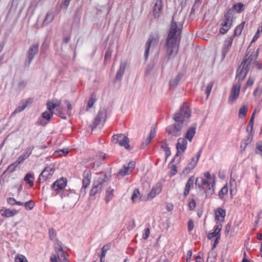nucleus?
I'll use <instances>...</instances> for the list:
<instances>
[{
	"mask_svg": "<svg viewBox=\"0 0 262 262\" xmlns=\"http://www.w3.org/2000/svg\"><path fill=\"white\" fill-rule=\"evenodd\" d=\"M183 20H178L176 16L172 17L169 31L166 39V53L170 58L177 55L181 40Z\"/></svg>",
	"mask_w": 262,
	"mask_h": 262,
	"instance_id": "1",
	"label": "nucleus"
},
{
	"mask_svg": "<svg viewBox=\"0 0 262 262\" xmlns=\"http://www.w3.org/2000/svg\"><path fill=\"white\" fill-rule=\"evenodd\" d=\"M258 49L256 51L248 48L244 61L239 65L236 72V78L244 80L248 71L256 67L261 69V64L257 61Z\"/></svg>",
	"mask_w": 262,
	"mask_h": 262,
	"instance_id": "2",
	"label": "nucleus"
},
{
	"mask_svg": "<svg viewBox=\"0 0 262 262\" xmlns=\"http://www.w3.org/2000/svg\"><path fill=\"white\" fill-rule=\"evenodd\" d=\"M105 175L100 176L97 180H95L92 188L90 192L91 196L99 193L102 190V186L105 182Z\"/></svg>",
	"mask_w": 262,
	"mask_h": 262,
	"instance_id": "3",
	"label": "nucleus"
},
{
	"mask_svg": "<svg viewBox=\"0 0 262 262\" xmlns=\"http://www.w3.org/2000/svg\"><path fill=\"white\" fill-rule=\"evenodd\" d=\"M38 49V43H34L30 47L27 51L26 60L24 63L25 67H29L34 56L37 54Z\"/></svg>",
	"mask_w": 262,
	"mask_h": 262,
	"instance_id": "4",
	"label": "nucleus"
},
{
	"mask_svg": "<svg viewBox=\"0 0 262 262\" xmlns=\"http://www.w3.org/2000/svg\"><path fill=\"white\" fill-rule=\"evenodd\" d=\"M159 39V34L157 33H152L145 45V58L146 60L148 57L149 51L151 46L154 47L158 43Z\"/></svg>",
	"mask_w": 262,
	"mask_h": 262,
	"instance_id": "5",
	"label": "nucleus"
},
{
	"mask_svg": "<svg viewBox=\"0 0 262 262\" xmlns=\"http://www.w3.org/2000/svg\"><path fill=\"white\" fill-rule=\"evenodd\" d=\"M58 248V252L56 253L52 254L50 257L51 262H66L67 261L66 255L62 250L61 245H59V247H55Z\"/></svg>",
	"mask_w": 262,
	"mask_h": 262,
	"instance_id": "6",
	"label": "nucleus"
},
{
	"mask_svg": "<svg viewBox=\"0 0 262 262\" xmlns=\"http://www.w3.org/2000/svg\"><path fill=\"white\" fill-rule=\"evenodd\" d=\"M238 82L234 84L232 88L230 95L229 97L228 101L229 103H232L238 97L241 86V82L243 80H239L238 79Z\"/></svg>",
	"mask_w": 262,
	"mask_h": 262,
	"instance_id": "7",
	"label": "nucleus"
},
{
	"mask_svg": "<svg viewBox=\"0 0 262 262\" xmlns=\"http://www.w3.org/2000/svg\"><path fill=\"white\" fill-rule=\"evenodd\" d=\"M205 179L202 177H198L196 179L195 184L198 186L200 188L201 186H205L209 183H212L213 179L209 172H206L204 173Z\"/></svg>",
	"mask_w": 262,
	"mask_h": 262,
	"instance_id": "8",
	"label": "nucleus"
},
{
	"mask_svg": "<svg viewBox=\"0 0 262 262\" xmlns=\"http://www.w3.org/2000/svg\"><path fill=\"white\" fill-rule=\"evenodd\" d=\"M183 125L174 123L173 125H169L166 128V132L169 135L171 136H179L181 134V131Z\"/></svg>",
	"mask_w": 262,
	"mask_h": 262,
	"instance_id": "9",
	"label": "nucleus"
},
{
	"mask_svg": "<svg viewBox=\"0 0 262 262\" xmlns=\"http://www.w3.org/2000/svg\"><path fill=\"white\" fill-rule=\"evenodd\" d=\"M55 171V166L53 164L46 167L39 175V180L40 181H46L52 176Z\"/></svg>",
	"mask_w": 262,
	"mask_h": 262,
	"instance_id": "10",
	"label": "nucleus"
},
{
	"mask_svg": "<svg viewBox=\"0 0 262 262\" xmlns=\"http://www.w3.org/2000/svg\"><path fill=\"white\" fill-rule=\"evenodd\" d=\"M53 116V112L49 111L42 113L41 116L39 118L37 123L39 125L45 126L48 124Z\"/></svg>",
	"mask_w": 262,
	"mask_h": 262,
	"instance_id": "11",
	"label": "nucleus"
},
{
	"mask_svg": "<svg viewBox=\"0 0 262 262\" xmlns=\"http://www.w3.org/2000/svg\"><path fill=\"white\" fill-rule=\"evenodd\" d=\"M106 119V113L104 111L100 110L99 111L98 115L94 119L92 125L91 126V129L93 130L95 128L97 125L101 123L104 122Z\"/></svg>",
	"mask_w": 262,
	"mask_h": 262,
	"instance_id": "12",
	"label": "nucleus"
},
{
	"mask_svg": "<svg viewBox=\"0 0 262 262\" xmlns=\"http://www.w3.org/2000/svg\"><path fill=\"white\" fill-rule=\"evenodd\" d=\"M201 151L197 153L196 158H192L191 161L188 163L187 166L183 170V173L188 174L196 165L199 159L201 156Z\"/></svg>",
	"mask_w": 262,
	"mask_h": 262,
	"instance_id": "13",
	"label": "nucleus"
},
{
	"mask_svg": "<svg viewBox=\"0 0 262 262\" xmlns=\"http://www.w3.org/2000/svg\"><path fill=\"white\" fill-rule=\"evenodd\" d=\"M233 40V36H228L224 41L222 52V59H224L225 58L226 54L229 51L232 46Z\"/></svg>",
	"mask_w": 262,
	"mask_h": 262,
	"instance_id": "14",
	"label": "nucleus"
},
{
	"mask_svg": "<svg viewBox=\"0 0 262 262\" xmlns=\"http://www.w3.org/2000/svg\"><path fill=\"white\" fill-rule=\"evenodd\" d=\"M135 162L130 161L127 166L124 165L123 168L118 171V174L122 177H124L130 173L135 168Z\"/></svg>",
	"mask_w": 262,
	"mask_h": 262,
	"instance_id": "15",
	"label": "nucleus"
},
{
	"mask_svg": "<svg viewBox=\"0 0 262 262\" xmlns=\"http://www.w3.org/2000/svg\"><path fill=\"white\" fill-rule=\"evenodd\" d=\"M163 0H156L152 9L153 14L156 18H158L162 11Z\"/></svg>",
	"mask_w": 262,
	"mask_h": 262,
	"instance_id": "16",
	"label": "nucleus"
},
{
	"mask_svg": "<svg viewBox=\"0 0 262 262\" xmlns=\"http://www.w3.org/2000/svg\"><path fill=\"white\" fill-rule=\"evenodd\" d=\"M67 179L61 178L56 180L52 185V188L55 191L63 189L67 185Z\"/></svg>",
	"mask_w": 262,
	"mask_h": 262,
	"instance_id": "17",
	"label": "nucleus"
},
{
	"mask_svg": "<svg viewBox=\"0 0 262 262\" xmlns=\"http://www.w3.org/2000/svg\"><path fill=\"white\" fill-rule=\"evenodd\" d=\"M187 145V141L186 139L183 138H180L178 140V142L177 144V156L180 152H184L185 149H186Z\"/></svg>",
	"mask_w": 262,
	"mask_h": 262,
	"instance_id": "18",
	"label": "nucleus"
},
{
	"mask_svg": "<svg viewBox=\"0 0 262 262\" xmlns=\"http://www.w3.org/2000/svg\"><path fill=\"white\" fill-rule=\"evenodd\" d=\"M233 18L234 15L233 10L231 9H229L225 12L222 21L232 25Z\"/></svg>",
	"mask_w": 262,
	"mask_h": 262,
	"instance_id": "19",
	"label": "nucleus"
},
{
	"mask_svg": "<svg viewBox=\"0 0 262 262\" xmlns=\"http://www.w3.org/2000/svg\"><path fill=\"white\" fill-rule=\"evenodd\" d=\"M162 191V185L161 183H158L155 185L151 191L148 194V199H152L155 197V196L160 193Z\"/></svg>",
	"mask_w": 262,
	"mask_h": 262,
	"instance_id": "20",
	"label": "nucleus"
},
{
	"mask_svg": "<svg viewBox=\"0 0 262 262\" xmlns=\"http://www.w3.org/2000/svg\"><path fill=\"white\" fill-rule=\"evenodd\" d=\"M91 179V172L86 170L83 173L82 188H86L89 185Z\"/></svg>",
	"mask_w": 262,
	"mask_h": 262,
	"instance_id": "21",
	"label": "nucleus"
},
{
	"mask_svg": "<svg viewBox=\"0 0 262 262\" xmlns=\"http://www.w3.org/2000/svg\"><path fill=\"white\" fill-rule=\"evenodd\" d=\"M215 183L214 178H213L212 183H209L205 186H201V189H202L205 191L206 195H211L214 192L213 185Z\"/></svg>",
	"mask_w": 262,
	"mask_h": 262,
	"instance_id": "22",
	"label": "nucleus"
},
{
	"mask_svg": "<svg viewBox=\"0 0 262 262\" xmlns=\"http://www.w3.org/2000/svg\"><path fill=\"white\" fill-rule=\"evenodd\" d=\"M176 114H179L181 117H184V119L188 118L190 116L191 113L189 108L187 105H184L182 106L179 112Z\"/></svg>",
	"mask_w": 262,
	"mask_h": 262,
	"instance_id": "23",
	"label": "nucleus"
},
{
	"mask_svg": "<svg viewBox=\"0 0 262 262\" xmlns=\"http://www.w3.org/2000/svg\"><path fill=\"white\" fill-rule=\"evenodd\" d=\"M17 213L18 211L15 209L10 210L9 209H5L0 210V214L5 217L13 216Z\"/></svg>",
	"mask_w": 262,
	"mask_h": 262,
	"instance_id": "24",
	"label": "nucleus"
},
{
	"mask_svg": "<svg viewBox=\"0 0 262 262\" xmlns=\"http://www.w3.org/2000/svg\"><path fill=\"white\" fill-rule=\"evenodd\" d=\"M194 180V176H191L189 178L188 181L187 182L186 185H185L184 191V195L185 196H186L188 195V194L189 193V191H190L191 188L193 187Z\"/></svg>",
	"mask_w": 262,
	"mask_h": 262,
	"instance_id": "25",
	"label": "nucleus"
},
{
	"mask_svg": "<svg viewBox=\"0 0 262 262\" xmlns=\"http://www.w3.org/2000/svg\"><path fill=\"white\" fill-rule=\"evenodd\" d=\"M49 235L50 239L55 242V244L58 246L57 247H59V245H61V243L57 238L56 231L53 228H51L49 230Z\"/></svg>",
	"mask_w": 262,
	"mask_h": 262,
	"instance_id": "26",
	"label": "nucleus"
},
{
	"mask_svg": "<svg viewBox=\"0 0 262 262\" xmlns=\"http://www.w3.org/2000/svg\"><path fill=\"white\" fill-rule=\"evenodd\" d=\"M215 214L216 220L223 222L226 215V211L221 208H218L215 212Z\"/></svg>",
	"mask_w": 262,
	"mask_h": 262,
	"instance_id": "27",
	"label": "nucleus"
},
{
	"mask_svg": "<svg viewBox=\"0 0 262 262\" xmlns=\"http://www.w3.org/2000/svg\"><path fill=\"white\" fill-rule=\"evenodd\" d=\"M222 226L221 224L217 225L215 226V228L213 232L209 233L208 234L207 237L209 239H211L214 237H217V236H220V231L222 229Z\"/></svg>",
	"mask_w": 262,
	"mask_h": 262,
	"instance_id": "28",
	"label": "nucleus"
},
{
	"mask_svg": "<svg viewBox=\"0 0 262 262\" xmlns=\"http://www.w3.org/2000/svg\"><path fill=\"white\" fill-rule=\"evenodd\" d=\"M126 65H127V63L125 62H121L120 66V68H119V70L117 71L116 76V78L117 79L120 80L122 78V77L124 74Z\"/></svg>",
	"mask_w": 262,
	"mask_h": 262,
	"instance_id": "29",
	"label": "nucleus"
},
{
	"mask_svg": "<svg viewBox=\"0 0 262 262\" xmlns=\"http://www.w3.org/2000/svg\"><path fill=\"white\" fill-rule=\"evenodd\" d=\"M242 178V176L241 174L239 177L235 171H232L231 173V178H230V183L231 185H233V184H236V181H237L239 182Z\"/></svg>",
	"mask_w": 262,
	"mask_h": 262,
	"instance_id": "30",
	"label": "nucleus"
},
{
	"mask_svg": "<svg viewBox=\"0 0 262 262\" xmlns=\"http://www.w3.org/2000/svg\"><path fill=\"white\" fill-rule=\"evenodd\" d=\"M195 126H192L189 127L185 136V138L188 139L190 142H191L192 140L193 136L195 134Z\"/></svg>",
	"mask_w": 262,
	"mask_h": 262,
	"instance_id": "31",
	"label": "nucleus"
},
{
	"mask_svg": "<svg viewBox=\"0 0 262 262\" xmlns=\"http://www.w3.org/2000/svg\"><path fill=\"white\" fill-rule=\"evenodd\" d=\"M182 74L181 73H179L176 77L173 79H171L169 82V86L170 88H174L176 87L178 84L179 83L180 79L182 77Z\"/></svg>",
	"mask_w": 262,
	"mask_h": 262,
	"instance_id": "32",
	"label": "nucleus"
},
{
	"mask_svg": "<svg viewBox=\"0 0 262 262\" xmlns=\"http://www.w3.org/2000/svg\"><path fill=\"white\" fill-rule=\"evenodd\" d=\"M231 26L232 25H229L227 23L222 21L220 29V33L222 34L226 33L231 28Z\"/></svg>",
	"mask_w": 262,
	"mask_h": 262,
	"instance_id": "33",
	"label": "nucleus"
},
{
	"mask_svg": "<svg viewBox=\"0 0 262 262\" xmlns=\"http://www.w3.org/2000/svg\"><path fill=\"white\" fill-rule=\"evenodd\" d=\"M119 143V145L121 146L124 147L126 149H129V139L127 138V137L122 135V139Z\"/></svg>",
	"mask_w": 262,
	"mask_h": 262,
	"instance_id": "34",
	"label": "nucleus"
},
{
	"mask_svg": "<svg viewBox=\"0 0 262 262\" xmlns=\"http://www.w3.org/2000/svg\"><path fill=\"white\" fill-rule=\"evenodd\" d=\"M119 143V145L121 146L124 147L126 149H129V139L127 138V137L122 135V139Z\"/></svg>",
	"mask_w": 262,
	"mask_h": 262,
	"instance_id": "35",
	"label": "nucleus"
},
{
	"mask_svg": "<svg viewBox=\"0 0 262 262\" xmlns=\"http://www.w3.org/2000/svg\"><path fill=\"white\" fill-rule=\"evenodd\" d=\"M54 15L53 12H48L43 21V25H47L54 19Z\"/></svg>",
	"mask_w": 262,
	"mask_h": 262,
	"instance_id": "36",
	"label": "nucleus"
},
{
	"mask_svg": "<svg viewBox=\"0 0 262 262\" xmlns=\"http://www.w3.org/2000/svg\"><path fill=\"white\" fill-rule=\"evenodd\" d=\"M60 104V101H59L56 103H53L52 101L49 100L47 101L46 105L48 111L53 112V110L56 107L59 106Z\"/></svg>",
	"mask_w": 262,
	"mask_h": 262,
	"instance_id": "37",
	"label": "nucleus"
},
{
	"mask_svg": "<svg viewBox=\"0 0 262 262\" xmlns=\"http://www.w3.org/2000/svg\"><path fill=\"white\" fill-rule=\"evenodd\" d=\"M245 7L244 5L239 2L237 4H235L232 6V10H235L237 13H240L244 10Z\"/></svg>",
	"mask_w": 262,
	"mask_h": 262,
	"instance_id": "38",
	"label": "nucleus"
},
{
	"mask_svg": "<svg viewBox=\"0 0 262 262\" xmlns=\"http://www.w3.org/2000/svg\"><path fill=\"white\" fill-rule=\"evenodd\" d=\"M251 140L250 139L249 137H248L246 139H244L242 141L240 147L241 152L242 153L245 151L247 146L251 142Z\"/></svg>",
	"mask_w": 262,
	"mask_h": 262,
	"instance_id": "39",
	"label": "nucleus"
},
{
	"mask_svg": "<svg viewBox=\"0 0 262 262\" xmlns=\"http://www.w3.org/2000/svg\"><path fill=\"white\" fill-rule=\"evenodd\" d=\"M245 24V22L243 21L235 28L234 30V35H232L233 37L235 36H239L241 34L242 30H243V28L244 27Z\"/></svg>",
	"mask_w": 262,
	"mask_h": 262,
	"instance_id": "40",
	"label": "nucleus"
},
{
	"mask_svg": "<svg viewBox=\"0 0 262 262\" xmlns=\"http://www.w3.org/2000/svg\"><path fill=\"white\" fill-rule=\"evenodd\" d=\"M140 194L138 189H135L132 196V200L133 202H139L141 200Z\"/></svg>",
	"mask_w": 262,
	"mask_h": 262,
	"instance_id": "41",
	"label": "nucleus"
},
{
	"mask_svg": "<svg viewBox=\"0 0 262 262\" xmlns=\"http://www.w3.org/2000/svg\"><path fill=\"white\" fill-rule=\"evenodd\" d=\"M113 191L114 189H112L111 187H109L106 192V195L105 197V200L107 203L109 202L113 198Z\"/></svg>",
	"mask_w": 262,
	"mask_h": 262,
	"instance_id": "42",
	"label": "nucleus"
},
{
	"mask_svg": "<svg viewBox=\"0 0 262 262\" xmlns=\"http://www.w3.org/2000/svg\"><path fill=\"white\" fill-rule=\"evenodd\" d=\"M31 178L34 179V177L31 173H28L26 175L24 181L29 184L30 187H32L34 185V180H31Z\"/></svg>",
	"mask_w": 262,
	"mask_h": 262,
	"instance_id": "43",
	"label": "nucleus"
},
{
	"mask_svg": "<svg viewBox=\"0 0 262 262\" xmlns=\"http://www.w3.org/2000/svg\"><path fill=\"white\" fill-rule=\"evenodd\" d=\"M176 123L183 125V122L184 121V117H181L179 114H174L173 117Z\"/></svg>",
	"mask_w": 262,
	"mask_h": 262,
	"instance_id": "44",
	"label": "nucleus"
},
{
	"mask_svg": "<svg viewBox=\"0 0 262 262\" xmlns=\"http://www.w3.org/2000/svg\"><path fill=\"white\" fill-rule=\"evenodd\" d=\"M18 165L19 164L17 163L16 161L12 163L8 167L7 169L4 172L3 174L6 173L7 171H9V172L11 173L13 172L16 170V168Z\"/></svg>",
	"mask_w": 262,
	"mask_h": 262,
	"instance_id": "45",
	"label": "nucleus"
},
{
	"mask_svg": "<svg viewBox=\"0 0 262 262\" xmlns=\"http://www.w3.org/2000/svg\"><path fill=\"white\" fill-rule=\"evenodd\" d=\"M31 154V151H29V153H24L21 156H19L17 160H16V162L18 164L21 163L23 162V161L27 159L29 156Z\"/></svg>",
	"mask_w": 262,
	"mask_h": 262,
	"instance_id": "46",
	"label": "nucleus"
},
{
	"mask_svg": "<svg viewBox=\"0 0 262 262\" xmlns=\"http://www.w3.org/2000/svg\"><path fill=\"white\" fill-rule=\"evenodd\" d=\"M155 134H156L155 129L154 128H151L150 130L149 136L147 137V138L146 139V140L145 141L146 145H147L148 144H149L150 143L152 139L154 138V137L155 136Z\"/></svg>",
	"mask_w": 262,
	"mask_h": 262,
	"instance_id": "47",
	"label": "nucleus"
},
{
	"mask_svg": "<svg viewBox=\"0 0 262 262\" xmlns=\"http://www.w3.org/2000/svg\"><path fill=\"white\" fill-rule=\"evenodd\" d=\"M228 191V188L227 185L224 186L222 187L219 193V196L221 199H224L225 195H226Z\"/></svg>",
	"mask_w": 262,
	"mask_h": 262,
	"instance_id": "48",
	"label": "nucleus"
},
{
	"mask_svg": "<svg viewBox=\"0 0 262 262\" xmlns=\"http://www.w3.org/2000/svg\"><path fill=\"white\" fill-rule=\"evenodd\" d=\"M255 151L256 154L259 155L262 157V141L256 143Z\"/></svg>",
	"mask_w": 262,
	"mask_h": 262,
	"instance_id": "49",
	"label": "nucleus"
},
{
	"mask_svg": "<svg viewBox=\"0 0 262 262\" xmlns=\"http://www.w3.org/2000/svg\"><path fill=\"white\" fill-rule=\"evenodd\" d=\"M248 111V107L247 106H242L239 110V117L240 118L244 117L246 115Z\"/></svg>",
	"mask_w": 262,
	"mask_h": 262,
	"instance_id": "50",
	"label": "nucleus"
},
{
	"mask_svg": "<svg viewBox=\"0 0 262 262\" xmlns=\"http://www.w3.org/2000/svg\"><path fill=\"white\" fill-rule=\"evenodd\" d=\"M122 135L123 134H121L114 135L112 137L113 142L115 144H119V142H120V141H121V140L122 139Z\"/></svg>",
	"mask_w": 262,
	"mask_h": 262,
	"instance_id": "51",
	"label": "nucleus"
},
{
	"mask_svg": "<svg viewBox=\"0 0 262 262\" xmlns=\"http://www.w3.org/2000/svg\"><path fill=\"white\" fill-rule=\"evenodd\" d=\"M15 262H28V261L25 256L21 254H18L15 256Z\"/></svg>",
	"mask_w": 262,
	"mask_h": 262,
	"instance_id": "52",
	"label": "nucleus"
},
{
	"mask_svg": "<svg viewBox=\"0 0 262 262\" xmlns=\"http://www.w3.org/2000/svg\"><path fill=\"white\" fill-rule=\"evenodd\" d=\"M96 101V99L94 97V95H92L88 101L86 111H88L89 108L93 107Z\"/></svg>",
	"mask_w": 262,
	"mask_h": 262,
	"instance_id": "53",
	"label": "nucleus"
},
{
	"mask_svg": "<svg viewBox=\"0 0 262 262\" xmlns=\"http://www.w3.org/2000/svg\"><path fill=\"white\" fill-rule=\"evenodd\" d=\"M24 206L26 209L31 210L35 206V203L33 201L30 200L24 203Z\"/></svg>",
	"mask_w": 262,
	"mask_h": 262,
	"instance_id": "54",
	"label": "nucleus"
},
{
	"mask_svg": "<svg viewBox=\"0 0 262 262\" xmlns=\"http://www.w3.org/2000/svg\"><path fill=\"white\" fill-rule=\"evenodd\" d=\"M110 245L109 244H106L104 245L102 248V252L100 256H102V257H104L106 252L110 249Z\"/></svg>",
	"mask_w": 262,
	"mask_h": 262,
	"instance_id": "55",
	"label": "nucleus"
},
{
	"mask_svg": "<svg viewBox=\"0 0 262 262\" xmlns=\"http://www.w3.org/2000/svg\"><path fill=\"white\" fill-rule=\"evenodd\" d=\"M213 82H210L207 84L206 89V91H205V93L207 95V97H208L209 95H210L211 90H212V86H213Z\"/></svg>",
	"mask_w": 262,
	"mask_h": 262,
	"instance_id": "56",
	"label": "nucleus"
},
{
	"mask_svg": "<svg viewBox=\"0 0 262 262\" xmlns=\"http://www.w3.org/2000/svg\"><path fill=\"white\" fill-rule=\"evenodd\" d=\"M178 172L177 167L175 165H172L170 168V171L169 173L170 177H173L176 175Z\"/></svg>",
	"mask_w": 262,
	"mask_h": 262,
	"instance_id": "57",
	"label": "nucleus"
},
{
	"mask_svg": "<svg viewBox=\"0 0 262 262\" xmlns=\"http://www.w3.org/2000/svg\"><path fill=\"white\" fill-rule=\"evenodd\" d=\"M27 104H25L24 105H23L22 106H19L14 111V112L13 113V114H16L17 113H19V112H20L23 111H24L25 108L27 107Z\"/></svg>",
	"mask_w": 262,
	"mask_h": 262,
	"instance_id": "58",
	"label": "nucleus"
},
{
	"mask_svg": "<svg viewBox=\"0 0 262 262\" xmlns=\"http://www.w3.org/2000/svg\"><path fill=\"white\" fill-rule=\"evenodd\" d=\"M68 153V151L67 149H61L58 151H56L55 152L54 154L56 155V154H59L60 156H63V155H66Z\"/></svg>",
	"mask_w": 262,
	"mask_h": 262,
	"instance_id": "59",
	"label": "nucleus"
},
{
	"mask_svg": "<svg viewBox=\"0 0 262 262\" xmlns=\"http://www.w3.org/2000/svg\"><path fill=\"white\" fill-rule=\"evenodd\" d=\"M262 32V27H259L257 30V32L253 38L252 41H255L259 37V34Z\"/></svg>",
	"mask_w": 262,
	"mask_h": 262,
	"instance_id": "60",
	"label": "nucleus"
},
{
	"mask_svg": "<svg viewBox=\"0 0 262 262\" xmlns=\"http://www.w3.org/2000/svg\"><path fill=\"white\" fill-rule=\"evenodd\" d=\"M189 208L190 210H192L194 209L196 206V203L195 201L193 199H192L191 201L189 202L188 204Z\"/></svg>",
	"mask_w": 262,
	"mask_h": 262,
	"instance_id": "61",
	"label": "nucleus"
},
{
	"mask_svg": "<svg viewBox=\"0 0 262 262\" xmlns=\"http://www.w3.org/2000/svg\"><path fill=\"white\" fill-rule=\"evenodd\" d=\"M193 222L191 220H189L188 222V230L190 232L193 229Z\"/></svg>",
	"mask_w": 262,
	"mask_h": 262,
	"instance_id": "62",
	"label": "nucleus"
},
{
	"mask_svg": "<svg viewBox=\"0 0 262 262\" xmlns=\"http://www.w3.org/2000/svg\"><path fill=\"white\" fill-rule=\"evenodd\" d=\"M150 233V230L149 228H146L145 230V233L143 234V238L144 239H146L148 238Z\"/></svg>",
	"mask_w": 262,
	"mask_h": 262,
	"instance_id": "63",
	"label": "nucleus"
},
{
	"mask_svg": "<svg viewBox=\"0 0 262 262\" xmlns=\"http://www.w3.org/2000/svg\"><path fill=\"white\" fill-rule=\"evenodd\" d=\"M7 202L10 205H14L16 203V200L13 198H9L7 199Z\"/></svg>",
	"mask_w": 262,
	"mask_h": 262,
	"instance_id": "64",
	"label": "nucleus"
}]
</instances>
